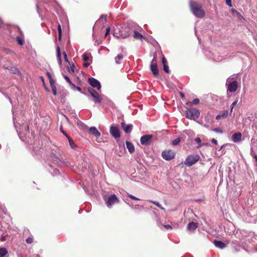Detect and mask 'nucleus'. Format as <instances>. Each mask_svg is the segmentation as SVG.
Instances as JSON below:
<instances>
[{"label":"nucleus","mask_w":257,"mask_h":257,"mask_svg":"<svg viewBox=\"0 0 257 257\" xmlns=\"http://www.w3.org/2000/svg\"><path fill=\"white\" fill-rule=\"evenodd\" d=\"M190 7L193 14L198 18H203L205 16V11L201 5L194 1L190 2Z\"/></svg>","instance_id":"obj_1"},{"label":"nucleus","mask_w":257,"mask_h":257,"mask_svg":"<svg viewBox=\"0 0 257 257\" xmlns=\"http://www.w3.org/2000/svg\"><path fill=\"white\" fill-rule=\"evenodd\" d=\"M131 29L130 26L128 25H124L119 30V35H117V33L115 32L113 33V35L117 37V38H120L122 39H125L127 38L130 35Z\"/></svg>","instance_id":"obj_2"},{"label":"nucleus","mask_w":257,"mask_h":257,"mask_svg":"<svg viewBox=\"0 0 257 257\" xmlns=\"http://www.w3.org/2000/svg\"><path fill=\"white\" fill-rule=\"evenodd\" d=\"M186 117L187 118L195 120L198 119L200 116V111L199 110L194 108H191L186 110Z\"/></svg>","instance_id":"obj_3"},{"label":"nucleus","mask_w":257,"mask_h":257,"mask_svg":"<svg viewBox=\"0 0 257 257\" xmlns=\"http://www.w3.org/2000/svg\"><path fill=\"white\" fill-rule=\"evenodd\" d=\"M200 157L198 155H192L188 156L184 164L187 166H191L196 164L199 160Z\"/></svg>","instance_id":"obj_4"},{"label":"nucleus","mask_w":257,"mask_h":257,"mask_svg":"<svg viewBox=\"0 0 257 257\" xmlns=\"http://www.w3.org/2000/svg\"><path fill=\"white\" fill-rule=\"evenodd\" d=\"M150 69L155 77H158L159 70L157 64V57L154 56L150 65Z\"/></svg>","instance_id":"obj_5"},{"label":"nucleus","mask_w":257,"mask_h":257,"mask_svg":"<svg viewBox=\"0 0 257 257\" xmlns=\"http://www.w3.org/2000/svg\"><path fill=\"white\" fill-rule=\"evenodd\" d=\"M175 156V153L172 150H165L162 153L163 158L167 161L172 160Z\"/></svg>","instance_id":"obj_6"},{"label":"nucleus","mask_w":257,"mask_h":257,"mask_svg":"<svg viewBox=\"0 0 257 257\" xmlns=\"http://www.w3.org/2000/svg\"><path fill=\"white\" fill-rule=\"evenodd\" d=\"M88 91L93 98V101L95 103H100L101 98L99 93L91 87L88 88Z\"/></svg>","instance_id":"obj_7"},{"label":"nucleus","mask_w":257,"mask_h":257,"mask_svg":"<svg viewBox=\"0 0 257 257\" xmlns=\"http://www.w3.org/2000/svg\"><path fill=\"white\" fill-rule=\"evenodd\" d=\"M118 203L119 199L115 194H113L108 198L106 204L108 207L110 208L112 205Z\"/></svg>","instance_id":"obj_8"},{"label":"nucleus","mask_w":257,"mask_h":257,"mask_svg":"<svg viewBox=\"0 0 257 257\" xmlns=\"http://www.w3.org/2000/svg\"><path fill=\"white\" fill-rule=\"evenodd\" d=\"M153 136L151 135H144L140 139L141 143L143 145H148L150 144Z\"/></svg>","instance_id":"obj_9"},{"label":"nucleus","mask_w":257,"mask_h":257,"mask_svg":"<svg viewBox=\"0 0 257 257\" xmlns=\"http://www.w3.org/2000/svg\"><path fill=\"white\" fill-rule=\"evenodd\" d=\"M88 82L92 87L96 88L97 90H99L101 88L100 82L94 78H89Z\"/></svg>","instance_id":"obj_10"},{"label":"nucleus","mask_w":257,"mask_h":257,"mask_svg":"<svg viewBox=\"0 0 257 257\" xmlns=\"http://www.w3.org/2000/svg\"><path fill=\"white\" fill-rule=\"evenodd\" d=\"M237 88V82L236 81H234L228 83L227 85V91H229L230 92H234L236 91Z\"/></svg>","instance_id":"obj_11"},{"label":"nucleus","mask_w":257,"mask_h":257,"mask_svg":"<svg viewBox=\"0 0 257 257\" xmlns=\"http://www.w3.org/2000/svg\"><path fill=\"white\" fill-rule=\"evenodd\" d=\"M110 133L114 138L120 137V132L118 127L112 126L110 128Z\"/></svg>","instance_id":"obj_12"},{"label":"nucleus","mask_w":257,"mask_h":257,"mask_svg":"<svg viewBox=\"0 0 257 257\" xmlns=\"http://www.w3.org/2000/svg\"><path fill=\"white\" fill-rule=\"evenodd\" d=\"M121 126L124 132L126 134L130 133L132 132L133 127L132 124H126L123 122H121Z\"/></svg>","instance_id":"obj_13"},{"label":"nucleus","mask_w":257,"mask_h":257,"mask_svg":"<svg viewBox=\"0 0 257 257\" xmlns=\"http://www.w3.org/2000/svg\"><path fill=\"white\" fill-rule=\"evenodd\" d=\"M231 139L234 143L240 142L242 140V135L240 133H235L232 136Z\"/></svg>","instance_id":"obj_14"},{"label":"nucleus","mask_w":257,"mask_h":257,"mask_svg":"<svg viewBox=\"0 0 257 257\" xmlns=\"http://www.w3.org/2000/svg\"><path fill=\"white\" fill-rule=\"evenodd\" d=\"M89 132L90 134L93 135L96 137H99L100 136V132L97 130L95 127L92 126L89 128Z\"/></svg>","instance_id":"obj_15"},{"label":"nucleus","mask_w":257,"mask_h":257,"mask_svg":"<svg viewBox=\"0 0 257 257\" xmlns=\"http://www.w3.org/2000/svg\"><path fill=\"white\" fill-rule=\"evenodd\" d=\"M213 243L215 245L216 247H218L221 249H223L226 246V244H225L223 242L220 240H215L213 241Z\"/></svg>","instance_id":"obj_16"},{"label":"nucleus","mask_w":257,"mask_h":257,"mask_svg":"<svg viewBox=\"0 0 257 257\" xmlns=\"http://www.w3.org/2000/svg\"><path fill=\"white\" fill-rule=\"evenodd\" d=\"M126 146L130 153H133L135 152V147L134 145L129 142H126Z\"/></svg>","instance_id":"obj_17"},{"label":"nucleus","mask_w":257,"mask_h":257,"mask_svg":"<svg viewBox=\"0 0 257 257\" xmlns=\"http://www.w3.org/2000/svg\"><path fill=\"white\" fill-rule=\"evenodd\" d=\"M133 37L136 39H138L142 41L143 39H145L144 37L141 34H140L138 32L134 31L133 33Z\"/></svg>","instance_id":"obj_18"},{"label":"nucleus","mask_w":257,"mask_h":257,"mask_svg":"<svg viewBox=\"0 0 257 257\" xmlns=\"http://www.w3.org/2000/svg\"><path fill=\"white\" fill-rule=\"evenodd\" d=\"M187 227L189 230H194L197 227V224L195 222H191L188 223Z\"/></svg>","instance_id":"obj_19"},{"label":"nucleus","mask_w":257,"mask_h":257,"mask_svg":"<svg viewBox=\"0 0 257 257\" xmlns=\"http://www.w3.org/2000/svg\"><path fill=\"white\" fill-rule=\"evenodd\" d=\"M8 253V251L6 248L0 247V257H6Z\"/></svg>","instance_id":"obj_20"},{"label":"nucleus","mask_w":257,"mask_h":257,"mask_svg":"<svg viewBox=\"0 0 257 257\" xmlns=\"http://www.w3.org/2000/svg\"><path fill=\"white\" fill-rule=\"evenodd\" d=\"M200 102V100L198 98H195L192 101H189L186 102V104L187 105H196L198 104Z\"/></svg>","instance_id":"obj_21"},{"label":"nucleus","mask_w":257,"mask_h":257,"mask_svg":"<svg viewBox=\"0 0 257 257\" xmlns=\"http://www.w3.org/2000/svg\"><path fill=\"white\" fill-rule=\"evenodd\" d=\"M123 58V56L122 54H119L117 55V56H116L114 58L115 62L116 64H119L120 61L122 60V59Z\"/></svg>","instance_id":"obj_22"},{"label":"nucleus","mask_w":257,"mask_h":257,"mask_svg":"<svg viewBox=\"0 0 257 257\" xmlns=\"http://www.w3.org/2000/svg\"><path fill=\"white\" fill-rule=\"evenodd\" d=\"M77 123L81 130H85L86 129H88V127L80 120H78Z\"/></svg>","instance_id":"obj_23"},{"label":"nucleus","mask_w":257,"mask_h":257,"mask_svg":"<svg viewBox=\"0 0 257 257\" xmlns=\"http://www.w3.org/2000/svg\"><path fill=\"white\" fill-rule=\"evenodd\" d=\"M67 139H68V140L69 141V145H70L71 148L72 149H74L75 148V147H76V145H75V143H74V142H73V140L72 139V138L70 136L67 137Z\"/></svg>","instance_id":"obj_24"},{"label":"nucleus","mask_w":257,"mask_h":257,"mask_svg":"<svg viewBox=\"0 0 257 257\" xmlns=\"http://www.w3.org/2000/svg\"><path fill=\"white\" fill-rule=\"evenodd\" d=\"M56 51H57V56L59 59L60 63H61V55L60 49L59 46H57Z\"/></svg>","instance_id":"obj_25"},{"label":"nucleus","mask_w":257,"mask_h":257,"mask_svg":"<svg viewBox=\"0 0 257 257\" xmlns=\"http://www.w3.org/2000/svg\"><path fill=\"white\" fill-rule=\"evenodd\" d=\"M16 40L18 44L20 45H23L24 44V40L20 37H17Z\"/></svg>","instance_id":"obj_26"},{"label":"nucleus","mask_w":257,"mask_h":257,"mask_svg":"<svg viewBox=\"0 0 257 257\" xmlns=\"http://www.w3.org/2000/svg\"><path fill=\"white\" fill-rule=\"evenodd\" d=\"M163 70L164 71L166 72L167 73H169L170 70L168 65L167 64H163Z\"/></svg>","instance_id":"obj_27"},{"label":"nucleus","mask_w":257,"mask_h":257,"mask_svg":"<svg viewBox=\"0 0 257 257\" xmlns=\"http://www.w3.org/2000/svg\"><path fill=\"white\" fill-rule=\"evenodd\" d=\"M237 102H238V100H235V101H233L232 102V103L231 104L230 114H231V113L232 112L233 109L234 107L237 104Z\"/></svg>","instance_id":"obj_28"},{"label":"nucleus","mask_w":257,"mask_h":257,"mask_svg":"<svg viewBox=\"0 0 257 257\" xmlns=\"http://www.w3.org/2000/svg\"><path fill=\"white\" fill-rule=\"evenodd\" d=\"M180 142V138H177L172 142V145L174 146L177 145Z\"/></svg>","instance_id":"obj_29"},{"label":"nucleus","mask_w":257,"mask_h":257,"mask_svg":"<svg viewBox=\"0 0 257 257\" xmlns=\"http://www.w3.org/2000/svg\"><path fill=\"white\" fill-rule=\"evenodd\" d=\"M151 202L152 203H153L154 204H155V205H156L157 207H159L160 208H161L162 209H164V208L162 207V205L158 202L154 201H151Z\"/></svg>","instance_id":"obj_30"},{"label":"nucleus","mask_w":257,"mask_h":257,"mask_svg":"<svg viewBox=\"0 0 257 257\" xmlns=\"http://www.w3.org/2000/svg\"><path fill=\"white\" fill-rule=\"evenodd\" d=\"M228 114V110H224L221 115L222 118H225L227 117Z\"/></svg>","instance_id":"obj_31"},{"label":"nucleus","mask_w":257,"mask_h":257,"mask_svg":"<svg viewBox=\"0 0 257 257\" xmlns=\"http://www.w3.org/2000/svg\"><path fill=\"white\" fill-rule=\"evenodd\" d=\"M57 29H58V31L59 38L60 39L61 35H62V30H61V26L60 24L58 25Z\"/></svg>","instance_id":"obj_32"},{"label":"nucleus","mask_w":257,"mask_h":257,"mask_svg":"<svg viewBox=\"0 0 257 257\" xmlns=\"http://www.w3.org/2000/svg\"><path fill=\"white\" fill-rule=\"evenodd\" d=\"M51 88H52V93L54 95H56L57 94V88H56V86L55 85V86H51Z\"/></svg>","instance_id":"obj_33"},{"label":"nucleus","mask_w":257,"mask_h":257,"mask_svg":"<svg viewBox=\"0 0 257 257\" xmlns=\"http://www.w3.org/2000/svg\"><path fill=\"white\" fill-rule=\"evenodd\" d=\"M33 238L31 237L27 238L26 240V242L28 244H31L33 242Z\"/></svg>","instance_id":"obj_34"},{"label":"nucleus","mask_w":257,"mask_h":257,"mask_svg":"<svg viewBox=\"0 0 257 257\" xmlns=\"http://www.w3.org/2000/svg\"><path fill=\"white\" fill-rule=\"evenodd\" d=\"M212 131L215 133H218L220 134H222L223 133L222 130L220 128H213Z\"/></svg>","instance_id":"obj_35"},{"label":"nucleus","mask_w":257,"mask_h":257,"mask_svg":"<svg viewBox=\"0 0 257 257\" xmlns=\"http://www.w3.org/2000/svg\"><path fill=\"white\" fill-rule=\"evenodd\" d=\"M82 57L83 60L85 62H86L87 61H88L89 60V56H87V54H83L82 55Z\"/></svg>","instance_id":"obj_36"},{"label":"nucleus","mask_w":257,"mask_h":257,"mask_svg":"<svg viewBox=\"0 0 257 257\" xmlns=\"http://www.w3.org/2000/svg\"><path fill=\"white\" fill-rule=\"evenodd\" d=\"M127 196L130 198L131 199H133V200H140V199L136 197L135 196L131 195V194H128L127 193Z\"/></svg>","instance_id":"obj_37"},{"label":"nucleus","mask_w":257,"mask_h":257,"mask_svg":"<svg viewBox=\"0 0 257 257\" xmlns=\"http://www.w3.org/2000/svg\"><path fill=\"white\" fill-rule=\"evenodd\" d=\"M49 80V82H50V84L51 86H55V81L53 79V78H50Z\"/></svg>","instance_id":"obj_38"},{"label":"nucleus","mask_w":257,"mask_h":257,"mask_svg":"<svg viewBox=\"0 0 257 257\" xmlns=\"http://www.w3.org/2000/svg\"><path fill=\"white\" fill-rule=\"evenodd\" d=\"M63 54L64 55V58L65 61L66 62L69 63V60L68 59V58H67V56L66 53L65 52H64L63 53Z\"/></svg>","instance_id":"obj_39"},{"label":"nucleus","mask_w":257,"mask_h":257,"mask_svg":"<svg viewBox=\"0 0 257 257\" xmlns=\"http://www.w3.org/2000/svg\"><path fill=\"white\" fill-rule=\"evenodd\" d=\"M75 68V66L74 64H72V65H70V70H69V72H70V71H71L72 73H74Z\"/></svg>","instance_id":"obj_40"},{"label":"nucleus","mask_w":257,"mask_h":257,"mask_svg":"<svg viewBox=\"0 0 257 257\" xmlns=\"http://www.w3.org/2000/svg\"><path fill=\"white\" fill-rule=\"evenodd\" d=\"M110 31V28H107L106 29L105 33V37H106L108 34H109Z\"/></svg>","instance_id":"obj_41"},{"label":"nucleus","mask_w":257,"mask_h":257,"mask_svg":"<svg viewBox=\"0 0 257 257\" xmlns=\"http://www.w3.org/2000/svg\"><path fill=\"white\" fill-rule=\"evenodd\" d=\"M64 77L65 78V79L66 80V81L69 84L71 83V81L70 79H69V78L68 76H67L66 75H64Z\"/></svg>","instance_id":"obj_42"},{"label":"nucleus","mask_w":257,"mask_h":257,"mask_svg":"<svg viewBox=\"0 0 257 257\" xmlns=\"http://www.w3.org/2000/svg\"><path fill=\"white\" fill-rule=\"evenodd\" d=\"M162 63L163 64H167V60L165 58V57L164 56H163L162 57Z\"/></svg>","instance_id":"obj_43"},{"label":"nucleus","mask_w":257,"mask_h":257,"mask_svg":"<svg viewBox=\"0 0 257 257\" xmlns=\"http://www.w3.org/2000/svg\"><path fill=\"white\" fill-rule=\"evenodd\" d=\"M60 131L63 133V134L66 137V138H67V137H69V136L67 135L66 133L63 130L62 127H60Z\"/></svg>","instance_id":"obj_44"},{"label":"nucleus","mask_w":257,"mask_h":257,"mask_svg":"<svg viewBox=\"0 0 257 257\" xmlns=\"http://www.w3.org/2000/svg\"><path fill=\"white\" fill-rule=\"evenodd\" d=\"M164 227L166 229H172V226H171L170 225H169V224H167V225H164Z\"/></svg>","instance_id":"obj_45"},{"label":"nucleus","mask_w":257,"mask_h":257,"mask_svg":"<svg viewBox=\"0 0 257 257\" xmlns=\"http://www.w3.org/2000/svg\"><path fill=\"white\" fill-rule=\"evenodd\" d=\"M226 4L231 7V0H226Z\"/></svg>","instance_id":"obj_46"},{"label":"nucleus","mask_w":257,"mask_h":257,"mask_svg":"<svg viewBox=\"0 0 257 257\" xmlns=\"http://www.w3.org/2000/svg\"><path fill=\"white\" fill-rule=\"evenodd\" d=\"M195 141L197 143H201V140L200 138H196L195 139Z\"/></svg>","instance_id":"obj_47"},{"label":"nucleus","mask_w":257,"mask_h":257,"mask_svg":"<svg viewBox=\"0 0 257 257\" xmlns=\"http://www.w3.org/2000/svg\"><path fill=\"white\" fill-rule=\"evenodd\" d=\"M211 142L212 143L214 144L215 145H217L218 142L215 139H212L211 140Z\"/></svg>","instance_id":"obj_48"},{"label":"nucleus","mask_w":257,"mask_h":257,"mask_svg":"<svg viewBox=\"0 0 257 257\" xmlns=\"http://www.w3.org/2000/svg\"><path fill=\"white\" fill-rule=\"evenodd\" d=\"M75 88H76V89L78 91H79V92H81V93H84V92L82 91V89H81L80 87H79V86H76Z\"/></svg>","instance_id":"obj_49"},{"label":"nucleus","mask_w":257,"mask_h":257,"mask_svg":"<svg viewBox=\"0 0 257 257\" xmlns=\"http://www.w3.org/2000/svg\"><path fill=\"white\" fill-rule=\"evenodd\" d=\"M46 74H47L49 79L52 78L51 74H50V73L49 72L47 71L46 73Z\"/></svg>","instance_id":"obj_50"},{"label":"nucleus","mask_w":257,"mask_h":257,"mask_svg":"<svg viewBox=\"0 0 257 257\" xmlns=\"http://www.w3.org/2000/svg\"><path fill=\"white\" fill-rule=\"evenodd\" d=\"M100 19H104V20H106V18H107V16L106 15H102L101 16H100Z\"/></svg>","instance_id":"obj_51"},{"label":"nucleus","mask_w":257,"mask_h":257,"mask_svg":"<svg viewBox=\"0 0 257 257\" xmlns=\"http://www.w3.org/2000/svg\"><path fill=\"white\" fill-rule=\"evenodd\" d=\"M179 94H180V97H181L182 99H183V98H185V95H184V94L183 92H179Z\"/></svg>","instance_id":"obj_52"},{"label":"nucleus","mask_w":257,"mask_h":257,"mask_svg":"<svg viewBox=\"0 0 257 257\" xmlns=\"http://www.w3.org/2000/svg\"><path fill=\"white\" fill-rule=\"evenodd\" d=\"M69 84L71 85V88H72V89H75V88H76L75 87H76V86H75V85L74 84H73L72 82H71V83H70Z\"/></svg>","instance_id":"obj_53"},{"label":"nucleus","mask_w":257,"mask_h":257,"mask_svg":"<svg viewBox=\"0 0 257 257\" xmlns=\"http://www.w3.org/2000/svg\"><path fill=\"white\" fill-rule=\"evenodd\" d=\"M221 118H222V117H221V114L217 115L216 116V119L217 120H219V119H220Z\"/></svg>","instance_id":"obj_54"},{"label":"nucleus","mask_w":257,"mask_h":257,"mask_svg":"<svg viewBox=\"0 0 257 257\" xmlns=\"http://www.w3.org/2000/svg\"><path fill=\"white\" fill-rule=\"evenodd\" d=\"M89 65H90V63H88V62H86L83 64V66L85 67H87Z\"/></svg>","instance_id":"obj_55"},{"label":"nucleus","mask_w":257,"mask_h":257,"mask_svg":"<svg viewBox=\"0 0 257 257\" xmlns=\"http://www.w3.org/2000/svg\"><path fill=\"white\" fill-rule=\"evenodd\" d=\"M40 79L41 80L42 82H43V84L44 85V84H45L44 78L43 76H41Z\"/></svg>","instance_id":"obj_56"},{"label":"nucleus","mask_w":257,"mask_h":257,"mask_svg":"<svg viewBox=\"0 0 257 257\" xmlns=\"http://www.w3.org/2000/svg\"><path fill=\"white\" fill-rule=\"evenodd\" d=\"M238 243V241L237 240H234L232 242V244H234L236 245Z\"/></svg>","instance_id":"obj_57"},{"label":"nucleus","mask_w":257,"mask_h":257,"mask_svg":"<svg viewBox=\"0 0 257 257\" xmlns=\"http://www.w3.org/2000/svg\"><path fill=\"white\" fill-rule=\"evenodd\" d=\"M52 158H56V159H58V157H57L55 154H53V155H52Z\"/></svg>","instance_id":"obj_58"},{"label":"nucleus","mask_w":257,"mask_h":257,"mask_svg":"<svg viewBox=\"0 0 257 257\" xmlns=\"http://www.w3.org/2000/svg\"><path fill=\"white\" fill-rule=\"evenodd\" d=\"M253 158L255 159V162L256 163V166H257V155H254Z\"/></svg>","instance_id":"obj_59"},{"label":"nucleus","mask_w":257,"mask_h":257,"mask_svg":"<svg viewBox=\"0 0 257 257\" xmlns=\"http://www.w3.org/2000/svg\"><path fill=\"white\" fill-rule=\"evenodd\" d=\"M2 25H3V23H2V21L0 20V27L2 26Z\"/></svg>","instance_id":"obj_60"}]
</instances>
